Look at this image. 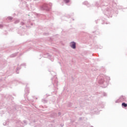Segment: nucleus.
<instances>
[{
	"label": "nucleus",
	"instance_id": "nucleus-2",
	"mask_svg": "<svg viewBox=\"0 0 127 127\" xmlns=\"http://www.w3.org/2000/svg\"><path fill=\"white\" fill-rule=\"evenodd\" d=\"M122 106H123V107H125V108H127V104H126L125 103H122Z\"/></svg>",
	"mask_w": 127,
	"mask_h": 127
},
{
	"label": "nucleus",
	"instance_id": "nucleus-3",
	"mask_svg": "<svg viewBox=\"0 0 127 127\" xmlns=\"http://www.w3.org/2000/svg\"><path fill=\"white\" fill-rule=\"evenodd\" d=\"M64 1H65L66 3H67V2H69L70 1V0H64Z\"/></svg>",
	"mask_w": 127,
	"mask_h": 127
},
{
	"label": "nucleus",
	"instance_id": "nucleus-1",
	"mask_svg": "<svg viewBox=\"0 0 127 127\" xmlns=\"http://www.w3.org/2000/svg\"><path fill=\"white\" fill-rule=\"evenodd\" d=\"M70 47H71V48H73V49H75V48H76V43L72 42L71 43H70Z\"/></svg>",
	"mask_w": 127,
	"mask_h": 127
}]
</instances>
